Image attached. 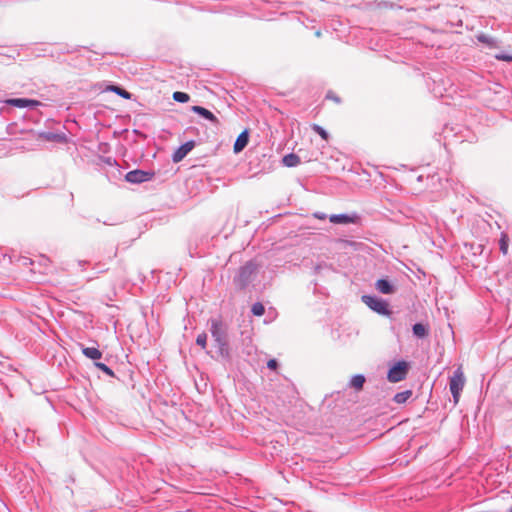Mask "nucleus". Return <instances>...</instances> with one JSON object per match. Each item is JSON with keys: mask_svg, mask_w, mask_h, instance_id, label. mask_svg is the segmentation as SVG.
Listing matches in <instances>:
<instances>
[{"mask_svg": "<svg viewBox=\"0 0 512 512\" xmlns=\"http://www.w3.org/2000/svg\"><path fill=\"white\" fill-rule=\"evenodd\" d=\"M382 7L390 8V9H406L407 11H410L411 9L406 7L405 5H398L392 1H383L380 3Z\"/></svg>", "mask_w": 512, "mask_h": 512, "instance_id": "26", "label": "nucleus"}, {"mask_svg": "<svg viewBox=\"0 0 512 512\" xmlns=\"http://www.w3.org/2000/svg\"><path fill=\"white\" fill-rule=\"evenodd\" d=\"M267 368L276 371L279 368V362L276 358H271L267 361Z\"/></svg>", "mask_w": 512, "mask_h": 512, "instance_id": "30", "label": "nucleus"}, {"mask_svg": "<svg viewBox=\"0 0 512 512\" xmlns=\"http://www.w3.org/2000/svg\"><path fill=\"white\" fill-rule=\"evenodd\" d=\"M324 271H332V264L322 261L316 264L313 268V274L315 275H320Z\"/></svg>", "mask_w": 512, "mask_h": 512, "instance_id": "20", "label": "nucleus"}, {"mask_svg": "<svg viewBox=\"0 0 512 512\" xmlns=\"http://www.w3.org/2000/svg\"><path fill=\"white\" fill-rule=\"evenodd\" d=\"M413 392L410 389L397 392L394 397L393 401L397 404H404L408 401V399L412 396Z\"/></svg>", "mask_w": 512, "mask_h": 512, "instance_id": "19", "label": "nucleus"}, {"mask_svg": "<svg viewBox=\"0 0 512 512\" xmlns=\"http://www.w3.org/2000/svg\"><path fill=\"white\" fill-rule=\"evenodd\" d=\"M412 334L416 339L423 340L430 334V326L428 323L419 321L412 325Z\"/></svg>", "mask_w": 512, "mask_h": 512, "instance_id": "13", "label": "nucleus"}, {"mask_svg": "<svg viewBox=\"0 0 512 512\" xmlns=\"http://www.w3.org/2000/svg\"><path fill=\"white\" fill-rule=\"evenodd\" d=\"M129 339H130V341H133V336H132V335H130V336H129Z\"/></svg>", "mask_w": 512, "mask_h": 512, "instance_id": "41", "label": "nucleus"}, {"mask_svg": "<svg viewBox=\"0 0 512 512\" xmlns=\"http://www.w3.org/2000/svg\"><path fill=\"white\" fill-rule=\"evenodd\" d=\"M362 217L357 212L329 215V221L335 225H360Z\"/></svg>", "mask_w": 512, "mask_h": 512, "instance_id": "7", "label": "nucleus"}, {"mask_svg": "<svg viewBox=\"0 0 512 512\" xmlns=\"http://www.w3.org/2000/svg\"><path fill=\"white\" fill-rule=\"evenodd\" d=\"M509 238L506 234H502L499 239V250L505 255L508 253Z\"/></svg>", "mask_w": 512, "mask_h": 512, "instance_id": "24", "label": "nucleus"}, {"mask_svg": "<svg viewBox=\"0 0 512 512\" xmlns=\"http://www.w3.org/2000/svg\"><path fill=\"white\" fill-rule=\"evenodd\" d=\"M95 366L108 376L114 375L113 370L109 366H107L105 363L95 362Z\"/></svg>", "mask_w": 512, "mask_h": 512, "instance_id": "28", "label": "nucleus"}, {"mask_svg": "<svg viewBox=\"0 0 512 512\" xmlns=\"http://www.w3.org/2000/svg\"><path fill=\"white\" fill-rule=\"evenodd\" d=\"M6 106H12L20 109L28 108L34 109L40 105V102L30 98H7L1 101Z\"/></svg>", "mask_w": 512, "mask_h": 512, "instance_id": "8", "label": "nucleus"}, {"mask_svg": "<svg viewBox=\"0 0 512 512\" xmlns=\"http://www.w3.org/2000/svg\"><path fill=\"white\" fill-rule=\"evenodd\" d=\"M129 293H130V294H135V292H133V291H132V288H131V287H130Z\"/></svg>", "mask_w": 512, "mask_h": 512, "instance_id": "38", "label": "nucleus"}, {"mask_svg": "<svg viewBox=\"0 0 512 512\" xmlns=\"http://www.w3.org/2000/svg\"><path fill=\"white\" fill-rule=\"evenodd\" d=\"M196 146L195 140H188L185 143L181 144L172 154V162L179 163L181 162Z\"/></svg>", "mask_w": 512, "mask_h": 512, "instance_id": "10", "label": "nucleus"}, {"mask_svg": "<svg viewBox=\"0 0 512 512\" xmlns=\"http://www.w3.org/2000/svg\"><path fill=\"white\" fill-rule=\"evenodd\" d=\"M476 39L479 43L484 44L489 49H495L499 47L498 39L487 35L485 33H479L476 35Z\"/></svg>", "mask_w": 512, "mask_h": 512, "instance_id": "15", "label": "nucleus"}, {"mask_svg": "<svg viewBox=\"0 0 512 512\" xmlns=\"http://www.w3.org/2000/svg\"><path fill=\"white\" fill-rule=\"evenodd\" d=\"M313 217L318 220H326L327 218H329V216L327 214H325L324 212H320V211L314 212Z\"/></svg>", "mask_w": 512, "mask_h": 512, "instance_id": "33", "label": "nucleus"}, {"mask_svg": "<svg viewBox=\"0 0 512 512\" xmlns=\"http://www.w3.org/2000/svg\"><path fill=\"white\" fill-rule=\"evenodd\" d=\"M210 333L214 341V347L223 362L232 361L231 347L229 343L228 326L219 318H211Z\"/></svg>", "mask_w": 512, "mask_h": 512, "instance_id": "1", "label": "nucleus"}, {"mask_svg": "<svg viewBox=\"0 0 512 512\" xmlns=\"http://www.w3.org/2000/svg\"><path fill=\"white\" fill-rule=\"evenodd\" d=\"M251 313L254 316L261 317L265 314V306L261 302H255L251 307Z\"/></svg>", "mask_w": 512, "mask_h": 512, "instance_id": "23", "label": "nucleus"}, {"mask_svg": "<svg viewBox=\"0 0 512 512\" xmlns=\"http://www.w3.org/2000/svg\"><path fill=\"white\" fill-rule=\"evenodd\" d=\"M45 138L50 141H60V140L64 139V135H59L56 133L48 132L45 135Z\"/></svg>", "mask_w": 512, "mask_h": 512, "instance_id": "31", "label": "nucleus"}, {"mask_svg": "<svg viewBox=\"0 0 512 512\" xmlns=\"http://www.w3.org/2000/svg\"><path fill=\"white\" fill-rule=\"evenodd\" d=\"M190 110H191V112L197 114L201 118L209 121L213 125H215V126L219 125L218 118L209 109H207L203 106H200V105H194V106H191Z\"/></svg>", "mask_w": 512, "mask_h": 512, "instance_id": "12", "label": "nucleus"}, {"mask_svg": "<svg viewBox=\"0 0 512 512\" xmlns=\"http://www.w3.org/2000/svg\"><path fill=\"white\" fill-rule=\"evenodd\" d=\"M312 130H313L317 135H319V136L321 137V139H322V140H325V141H328V140H329V138H330V134L328 133V131H327L324 127H322V126H320V125H318V124H313V125H312Z\"/></svg>", "mask_w": 512, "mask_h": 512, "instance_id": "21", "label": "nucleus"}, {"mask_svg": "<svg viewBox=\"0 0 512 512\" xmlns=\"http://www.w3.org/2000/svg\"><path fill=\"white\" fill-rule=\"evenodd\" d=\"M465 376L461 367H458L449 380V389L453 398L454 403H458L461 392L464 388Z\"/></svg>", "mask_w": 512, "mask_h": 512, "instance_id": "5", "label": "nucleus"}, {"mask_svg": "<svg viewBox=\"0 0 512 512\" xmlns=\"http://www.w3.org/2000/svg\"><path fill=\"white\" fill-rule=\"evenodd\" d=\"M326 99L332 100V101H334L337 104H341L342 103V99L338 95H336L333 91H328L327 92Z\"/></svg>", "mask_w": 512, "mask_h": 512, "instance_id": "32", "label": "nucleus"}, {"mask_svg": "<svg viewBox=\"0 0 512 512\" xmlns=\"http://www.w3.org/2000/svg\"><path fill=\"white\" fill-rule=\"evenodd\" d=\"M315 35H316L317 37H320V36H321V32L318 30V31H316Z\"/></svg>", "mask_w": 512, "mask_h": 512, "instance_id": "37", "label": "nucleus"}, {"mask_svg": "<svg viewBox=\"0 0 512 512\" xmlns=\"http://www.w3.org/2000/svg\"><path fill=\"white\" fill-rule=\"evenodd\" d=\"M172 98L178 103H187L190 100V95L183 91H175Z\"/></svg>", "mask_w": 512, "mask_h": 512, "instance_id": "22", "label": "nucleus"}, {"mask_svg": "<svg viewBox=\"0 0 512 512\" xmlns=\"http://www.w3.org/2000/svg\"><path fill=\"white\" fill-rule=\"evenodd\" d=\"M138 278L139 282L144 283L145 275L143 273L139 272Z\"/></svg>", "mask_w": 512, "mask_h": 512, "instance_id": "34", "label": "nucleus"}, {"mask_svg": "<svg viewBox=\"0 0 512 512\" xmlns=\"http://www.w3.org/2000/svg\"><path fill=\"white\" fill-rule=\"evenodd\" d=\"M107 90L115 92L116 94H118L119 96H121L124 99H128V90H126L124 88H121L116 85H110V86H108Z\"/></svg>", "mask_w": 512, "mask_h": 512, "instance_id": "25", "label": "nucleus"}, {"mask_svg": "<svg viewBox=\"0 0 512 512\" xmlns=\"http://www.w3.org/2000/svg\"><path fill=\"white\" fill-rule=\"evenodd\" d=\"M207 334L205 332H202L197 335L196 337V344L200 346L202 349H206L207 347Z\"/></svg>", "mask_w": 512, "mask_h": 512, "instance_id": "27", "label": "nucleus"}, {"mask_svg": "<svg viewBox=\"0 0 512 512\" xmlns=\"http://www.w3.org/2000/svg\"><path fill=\"white\" fill-rule=\"evenodd\" d=\"M155 173L150 170L134 169L130 170V184H140L153 179Z\"/></svg>", "mask_w": 512, "mask_h": 512, "instance_id": "11", "label": "nucleus"}, {"mask_svg": "<svg viewBox=\"0 0 512 512\" xmlns=\"http://www.w3.org/2000/svg\"><path fill=\"white\" fill-rule=\"evenodd\" d=\"M311 284H313L314 288L316 289L318 283L315 280H313V281H311Z\"/></svg>", "mask_w": 512, "mask_h": 512, "instance_id": "36", "label": "nucleus"}, {"mask_svg": "<svg viewBox=\"0 0 512 512\" xmlns=\"http://www.w3.org/2000/svg\"><path fill=\"white\" fill-rule=\"evenodd\" d=\"M250 139V132L249 129H244L236 138L234 145H233V151L235 154H238L242 152L245 147L248 145Z\"/></svg>", "mask_w": 512, "mask_h": 512, "instance_id": "14", "label": "nucleus"}, {"mask_svg": "<svg viewBox=\"0 0 512 512\" xmlns=\"http://www.w3.org/2000/svg\"><path fill=\"white\" fill-rule=\"evenodd\" d=\"M132 287L135 288V289L137 288V289L141 290V287H138V283L137 282H133L132 283Z\"/></svg>", "mask_w": 512, "mask_h": 512, "instance_id": "35", "label": "nucleus"}, {"mask_svg": "<svg viewBox=\"0 0 512 512\" xmlns=\"http://www.w3.org/2000/svg\"><path fill=\"white\" fill-rule=\"evenodd\" d=\"M300 163V157L295 153H288L283 156L282 164L286 167H296Z\"/></svg>", "mask_w": 512, "mask_h": 512, "instance_id": "18", "label": "nucleus"}, {"mask_svg": "<svg viewBox=\"0 0 512 512\" xmlns=\"http://www.w3.org/2000/svg\"><path fill=\"white\" fill-rule=\"evenodd\" d=\"M361 300L369 309L381 316L391 317L393 314L389 302L382 297L365 294L361 296Z\"/></svg>", "mask_w": 512, "mask_h": 512, "instance_id": "4", "label": "nucleus"}, {"mask_svg": "<svg viewBox=\"0 0 512 512\" xmlns=\"http://www.w3.org/2000/svg\"><path fill=\"white\" fill-rule=\"evenodd\" d=\"M506 512H512V506Z\"/></svg>", "mask_w": 512, "mask_h": 512, "instance_id": "39", "label": "nucleus"}, {"mask_svg": "<svg viewBox=\"0 0 512 512\" xmlns=\"http://www.w3.org/2000/svg\"><path fill=\"white\" fill-rule=\"evenodd\" d=\"M375 289L384 295H392L397 291V286L388 276H383L376 280Z\"/></svg>", "mask_w": 512, "mask_h": 512, "instance_id": "9", "label": "nucleus"}, {"mask_svg": "<svg viewBox=\"0 0 512 512\" xmlns=\"http://www.w3.org/2000/svg\"><path fill=\"white\" fill-rule=\"evenodd\" d=\"M80 347L83 355L91 360H98L102 357V352L96 347H85L83 344H80Z\"/></svg>", "mask_w": 512, "mask_h": 512, "instance_id": "17", "label": "nucleus"}, {"mask_svg": "<svg viewBox=\"0 0 512 512\" xmlns=\"http://www.w3.org/2000/svg\"><path fill=\"white\" fill-rule=\"evenodd\" d=\"M417 180H418V181H421V180H422V176H419V177L417 178Z\"/></svg>", "mask_w": 512, "mask_h": 512, "instance_id": "40", "label": "nucleus"}, {"mask_svg": "<svg viewBox=\"0 0 512 512\" xmlns=\"http://www.w3.org/2000/svg\"><path fill=\"white\" fill-rule=\"evenodd\" d=\"M411 369V362L398 359L388 363L386 378L390 383H398L406 379Z\"/></svg>", "mask_w": 512, "mask_h": 512, "instance_id": "3", "label": "nucleus"}, {"mask_svg": "<svg viewBox=\"0 0 512 512\" xmlns=\"http://www.w3.org/2000/svg\"><path fill=\"white\" fill-rule=\"evenodd\" d=\"M366 382V377L363 374H355L351 377L348 386L353 388L355 391H361Z\"/></svg>", "mask_w": 512, "mask_h": 512, "instance_id": "16", "label": "nucleus"}, {"mask_svg": "<svg viewBox=\"0 0 512 512\" xmlns=\"http://www.w3.org/2000/svg\"><path fill=\"white\" fill-rule=\"evenodd\" d=\"M494 57H495V59H497L499 61L512 63V54H509L506 52H500V53H497Z\"/></svg>", "mask_w": 512, "mask_h": 512, "instance_id": "29", "label": "nucleus"}, {"mask_svg": "<svg viewBox=\"0 0 512 512\" xmlns=\"http://www.w3.org/2000/svg\"><path fill=\"white\" fill-rule=\"evenodd\" d=\"M258 265L254 260H249L241 265L233 277V284L239 291L245 290L257 273Z\"/></svg>", "mask_w": 512, "mask_h": 512, "instance_id": "2", "label": "nucleus"}, {"mask_svg": "<svg viewBox=\"0 0 512 512\" xmlns=\"http://www.w3.org/2000/svg\"><path fill=\"white\" fill-rule=\"evenodd\" d=\"M105 163L109 165L106 174L111 182L118 184V182L121 181H128V172L124 173V169L116 160H112L111 157H106Z\"/></svg>", "mask_w": 512, "mask_h": 512, "instance_id": "6", "label": "nucleus"}]
</instances>
